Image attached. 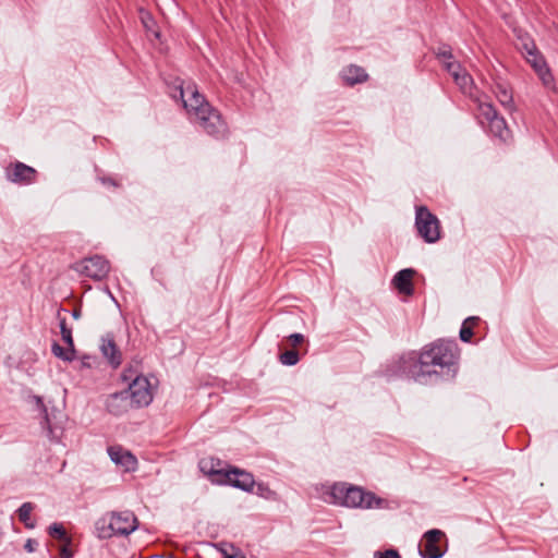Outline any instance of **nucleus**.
Returning a JSON list of instances; mask_svg holds the SVG:
<instances>
[{
    "label": "nucleus",
    "mask_w": 558,
    "mask_h": 558,
    "mask_svg": "<svg viewBox=\"0 0 558 558\" xmlns=\"http://www.w3.org/2000/svg\"><path fill=\"white\" fill-rule=\"evenodd\" d=\"M432 51L435 54L436 59L439 60L442 65L445 64V62L454 60L452 47L449 44L440 43L438 47L433 48Z\"/></svg>",
    "instance_id": "obj_23"
},
{
    "label": "nucleus",
    "mask_w": 558,
    "mask_h": 558,
    "mask_svg": "<svg viewBox=\"0 0 558 558\" xmlns=\"http://www.w3.org/2000/svg\"><path fill=\"white\" fill-rule=\"evenodd\" d=\"M135 409L145 408L153 401V386L144 375H136L125 389Z\"/></svg>",
    "instance_id": "obj_9"
},
{
    "label": "nucleus",
    "mask_w": 558,
    "mask_h": 558,
    "mask_svg": "<svg viewBox=\"0 0 558 558\" xmlns=\"http://www.w3.org/2000/svg\"><path fill=\"white\" fill-rule=\"evenodd\" d=\"M71 268L85 277L100 281L108 276L110 264L105 257L94 255L74 263Z\"/></svg>",
    "instance_id": "obj_8"
},
{
    "label": "nucleus",
    "mask_w": 558,
    "mask_h": 558,
    "mask_svg": "<svg viewBox=\"0 0 558 558\" xmlns=\"http://www.w3.org/2000/svg\"><path fill=\"white\" fill-rule=\"evenodd\" d=\"M288 342L295 349L296 347L301 345L303 342H305V337L302 333L294 332L287 337Z\"/></svg>",
    "instance_id": "obj_33"
},
{
    "label": "nucleus",
    "mask_w": 558,
    "mask_h": 558,
    "mask_svg": "<svg viewBox=\"0 0 558 558\" xmlns=\"http://www.w3.org/2000/svg\"><path fill=\"white\" fill-rule=\"evenodd\" d=\"M340 77L343 82V85L352 87L356 84L366 82L369 76L364 68L350 64L341 70Z\"/></svg>",
    "instance_id": "obj_18"
},
{
    "label": "nucleus",
    "mask_w": 558,
    "mask_h": 558,
    "mask_svg": "<svg viewBox=\"0 0 558 558\" xmlns=\"http://www.w3.org/2000/svg\"><path fill=\"white\" fill-rule=\"evenodd\" d=\"M106 409L110 414L120 416L128 413L131 409H135V407L132 403L128 391L124 389L122 391L110 393L107 397Z\"/></svg>",
    "instance_id": "obj_14"
},
{
    "label": "nucleus",
    "mask_w": 558,
    "mask_h": 558,
    "mask_svg": "<svg viewBox=\"0 0 558 558\" xmlns=\"http://www.w3.org/2000/svg\"><path fill=\"white\" fill-rule=\"evenodd\" d=\"M445 537V533L438 529H433L425 532L424 545L420 547V556L422 558H441L445 550L439 546V541Z\"/></svg>",
    "instance_id": "obj_12"
},
{
    "label": "nucleus",
    "mask_w": 558,
    "mask_h": 558,
    "mask_svg": "<svg viewBox=\"0 0 558 558\" xmlns=\"http://www.w3.org/2000/svg\"><path fill=\"white\" fill-rule=\"evenodd\" d=\"M136 375H142L136 368L129 366L121 373V379L129 385Z\"/></svg>",
    "instance_id": "obj_32"
},
{
    "label": "nucleus",
    "mask_w": 558,
    "mask_h": 558,
    "mask_svg": "<svg viewBox=\"0 0 558 558\" xmlns=\"http://www.w3.org/2000/svg\"><path fill=\"white\" fill-rule=\"evenodd\" d=\"M71 314L74 319H78L82 315V311L80 307H75Z\"/></svg>",
    "instance_id": "obj_40"
},
{
    "label": "nucleus",
    "mask_w": 558,
    "mask_h": 558,
    "mask_svg": "<svg viewBox=\"0 0 558 558\" xmlns=\"http://www.w3.org/2000/svg\"><path fill=\"white\" fill-rule=\"evenodd\" d=\"M38 542L33 538H28L24 545V549L28 553H33L37 549Z\"/></svg>",
    "instance_id": "obj_38"
},
{
    "label": "nucleus",
    "mask_w": 558,
    "mask_h": 558,
    "mask_svg": "<svg viewBox=\"0 0 558 558\" xmlns=\"http://www.w3.org/2000/svg\"><path fill=\"white\" fill-rule=\"evenodd\" d=\"M414 275L415 270L412 268H405L398 271L392 279L395 288L402 294L412 295L414 293V287L412 282Z\"/></svg>",
    "instance_id": "obj_20"
},
{
    "label": "nucleus",
    "mask_w": 558,
    "mask_h": 558,
    "mask_svg": "<svg viewBox=\"0 0 558 558\" xmlns=\"http://www.w3.org/2000/svg\"><path fill=\"white\" fill-rule=\"evenodd\" d=\"M329 496L333 505L345 508L393 510L399 507L395 500L379 497L374 492L347 482L333 483L329 488Z\"/></svg>",
    "instance_id": "obj_3"
},
{
    "label": "nucleus",
    "mask_w": 558,
    "mask_h": 558,
    "mask_svg": "<svg viewBox=\"0 0 558 558\" xmlns=\"http://www.w3.org/2000/svg\"><path fill=\"white\" fill-rule=\"evenodd\" d=\"M49 536L62 542L72 543V537L68 534L62 523L53 522L48 526Z\"/></svg>",
    "instance_id": "obj_22"
},
{
    "label": "nucleus",
    "mask_w": 558,
    "mask_h": 558,
    "mask_svg": "<svg viewBox=\"0 0 558 558\" xmlns=\"http://www.w3.org/2000/svg\"><path fill=\"white\" fill-rule=\"evenodd\" d=\"M493 92L499 104L509 112L515 111L517 107L513 100L511 86L505 82H495Z\"/></svg>",
    "instance_id": "obj_19"
},
{
    "label": "nucleus",
    "mask_w": 558,
    "mask_h": 558,
    "mask_svg": "<svg viewBox=\"0 0 558 558\" xmlns=\"http://www.w3.org/2000/svg\"><path fill=\"white\" fill-rule=\"evenodd\" d=\"M375 558H401V555L397 549L389 548L384 551H376Z\"/></svg>",
    "instance_id": "obj_34"
},
{
    "label": "nucleus",
    "mask_w": 558,
    "mask_h": 558,
    "mask_svg": "<svg viewBox=\"0 0 558 558\" xmlns=\"http://www.w3.org/2000/svg\"><path fill=\"white\" fill-rule=\"evenodd\" d=\"M451 77L463 93L471 90L473 78L465 69L461 70L460 73H454Z\"/></svg>",
    "instance_id": "obj_24"
},
{
    "label": "nucleus",
    "mask_w": 558,
    "mask_h": 558,
    "mask_svg": "<svg viewBox=\"0 0 558 558\" xmlns=\"http://www.w3.org/2000/svg\"><path fill=\"white\" fill-rule=\"evenodd\" d=\"M478 322H480V317H477V316H470L463 320V323L472 326V328H474L478 324Z\"/></svg>",
    "instance_id": "obj_39"
},
{
    "label": "nucleus",
    "mask_w": 558,
    "mask_h": 558,
    "mask_svg": "<svg viewBox=\"0 0 558 558\" xmlns=\"http://www.w3.org/2000/svg\"><path fill=\"white\" fill-rule=\"evenodd\" d=\"M138 527L136 515L129 510L111 511L96 522L99 538H110L116 535L128 536Z\"/></svg>",
    "instance_id": "obj_5"
},
{
    "label": "nucleus",
    "mask_w": 558,
    "mask_h": 558,
    "mask_svg": "<svg viewBox=\"0 0 558 558\" xmlns=\"http://www.w3.org/2000/svg\"><path fill=\"white\" fill-rule=\"evenodd\" d=\"M474 336V331L472 326L466 325L465 323H462L459 337L462 342H470L472 337Z\"/></svg>",
    "instance_id": "obj_30"
},
{
    "label": "nucleus",
    "mask_w": 558,
    "mask_h": 558,
    "mask_svg": "<svg viewBox=\"0 0 558 558\" xmlns=\"http://www.w3.org/2000/svg\"><path fill=\"white\" fill-rule=\"evenodd\" d=\"M225 558H245V557H243V556H241V557H236V556H233V555H228V556H226Z\"/></svg>",
    "instance_id": "obj_41"
},
{
    "label": "nucleus",
    "mask_w": 558,
    "mask_h": 558,
    "mask_svg": "<svg viewBox=\"0 0 558 558\" xmlns=\"http://www.w3.org/2000/svg\"><path fill=\"white\" fill-rule=\"evenodd\" d=\"M300 353L296 349L286 350L279 354V361L282 365L294 366L300 362Z\"/></svg>",
    "instance_id": "obj_26"
},
{
    "label": "nucleus",
    "mask_w": 558,
    "mask_h": 558,
    "mask_svg": "<svg viewBox=\"0 0 558 558\" xmlns=\"http://www.w3.org/2000/svg\"><path fill=\"white\" fill-rule=\"evenodd\" d=\"M415 228L426 243H435L440 239V222L425 205L416 206Z\"/></svg>",
    "instance_id": "obj_6"
},
{
    "label": "nucleus",
    "mask_w": 558,
    "mask_h": 558,
    "mask_svg": "<svg viewBox=\"0 0 558 558\" xmlns=\"http://www.w3.org/2000/svg\"><path fill=\"white\" fill-rule=\"evenodd\" d=\"M198 468L215 485L231 486L246 493L254 490L255 478L252 473L218 458H203L198 462Z\"/></svg>",
    "instance_id": "obj_4"
},
{
    "label": "nucleus",
    "mask_w": 558,
    "mask_h": 558,
    "mask_svg": "<svg viewBox=\"0 0 558 558\" xmlns=\"http://www.w3.org/2000/svg\"><path fill=\"white\" fill-rule=\"evenodd\" d=\"M5 179L20 186L32 185L37 182L38 171L19 160L10 162L4 168Z\"/></svg>",
    "instance_id": "obj_10"
},
{
    "label": "nucleus",
    "mask_w": 558,
    "mask_h": 558,
    "mask_svg": "<svg viewBox=\"0 0 558 558\" xmlns=\"http://www.w3.org/2000/svg\"><path fill=\"white\" fill-rule=\"evenodd\" d=\"M460 349L453 339L439 338L390 360L384 369L388 378H409L421 384L447 381L459 369Z\"/></svg>",
    "instance_id": "obj_1"
},
{
    "label": "nucleus",
    "mask_w": 558,
    "mask_h": 558,
    "mask_svg": "<svg viewBox=\"0 0 558 558\" xmlns=\"http://www.w3.org/2000/svg\"><path fill=\"white\" fill-rule=\"evenodd\" d=\"M108 454L117 465L123 466L125 471H134L137 465L135 456L131 451L124 450L121 446L108 447Z\"/></svg>",
    "instance_id": "obj_17"
},
{
    "label": "nucleus",
    "mask_w": 558,
    "mask_h": 558,
    "mask_svg": "<svg viewBox=\"0 0 558 558\" xmlns=\"http://www.w3.org/2000/svg\"><path fill=\"white\" fill-rule=\"evenodd\" d=\"M140 19H141V22H142L143 26L145 27V29L147 32H150L156 38L159 39L160 33L155 29L156 22H155L153 15L148 11L141 9L140 10Z\"/></svg>",
    "instance_id": "obj_25"
},
{
    "label": "nucleus",
    "mask_w": 558,
    "mask_h": 558,
    "mask_svg": "<svg viewBox=\"0 0 558 558\" xmlns=\"http://www.w3.org/2000/svg\"><path fill=\"white\" fill-rule=\"evenodd\" d=\"M519 39H520V50L524 57L530 56V54H532V52L538 50L535 41L532 38L525 36V37H519Z\"/></svg>",
    "instance_id": "obj_28"
},
{
    "label": "nucleus",
    "mask_w": 558,
    "mask_h": 558,
    "mask_svg": "<svg viewBox=\"0 0 558 558\" xmlns=\"http://www.w3.org/2000/svg\"><path fill=\"white\" fill-rule=\"evenodd\" d=\"M254 487H256L255 494L257 496L265 498L267 500H277L278 499V494L275 490H272L268 484L263 483V482H259V483L255 482Z\"/></svg>",
    "instance_id": "obj_27"
},
{
    "label": "nucleus",
    "mask_w": 558,
    "mask_h": 558,
    "mask_svg": "<svg viewBox=\"0 0 558 558\" xmlns=\"http://www.w3.org/2000/svg\"><path fill=\"white\" fill-rule=\"evenodd\" d=\"M97 179L101 182L102 185L107 187L119 189L121 186L120 180L105 173L99 174Z\"/></svg>",
    "instance_id": "obj_29"
},
{
    "label": "nucleus",
    "mask_w": 558,
    "mask_h": 558,
    "mask_svg": "<svg viewBox=\"0 0 558 558\" xmlns=\"http://www.w3.org/2000/svg\"><path fill=\"white\" fill-rule=\"evenodd\" d=\"M95 359H96L95 356L84 354L81 357V365H82V367H84V368L93 367L92 361H94Z\"/></svg>",
    "instance_id": "obj_37"
},
{
    "label": "nucleus",
    "mask_w": 558,
    "mask_h": 558,
    "mask_svg": "<svg viewBox=\"0 0 558 558\" xmlns=\"http://www.w3.org/2000/svg\"><path fill=\"white\" fill-rule=\"evenodd\" d=\"M71 544L72 543H62L60 550H59L60 558H73L74 553L70 548Z\"/></svg>",
    "instance_id": "obj_35"
},
{
    "label": "nucleus",
    "mask_w": 558,
    "mask_h": 558,
    "mask_svg": "<svg viewBox=\"0 0 558 558\" xmlns=\"http://www.w3.org/2000/svg\"><path fill=\"white\" fill-rule=\"evenodd\" d=\"M100 351L111 367L118 368L121 365L122 353L117 345L112 333H107L106 337L101 339Z\"/></svg>",
    "instance_id": "obj_15"
},
{
    "label": "nucleus",
    "mask_w": 558,
    "mask_h": 558,
    "mask_svg": "<svg viewBox=\"0 0 558 558\" xmlns=\"http://www.w3.org/2000/svg\"><path fill=\"white\" fill-rule=\"evenodd\" d=\"M526 62L532 66L538 78L542 81L544 86H554L555 78L550 68L544 57V54L537 50L532 52L530 56H525Z\"/></svg>",
    "instance_id": "obj_13"
},
{
    "label": "nucleus",
    "mask_w": 558,
    "mask_h": 558,
    "mask_svg": "<svg viewBox=\"0 0 558 558\" xmlns=\"http://www.w3.org/2000/svg\"><path fill=\"white\" fill-rule=\"evenodd\" d=\"M36 401L40 405V409L44 413L43 418L40 421L41 428L46 430V435L51 441H60L63 435L62 426H60L56 422H52V417L48 413L47 407L45 405L40 397H36Z\"/></svg>",
    "instance_id": "obj_16"
},
{
    "label": "nucleus",
    "mask_w": 558,
    "mask_h": 558,
    "mask_svg": "<svg viewBox=\"0 0 558 558\" xmlns=\"http://www.w3.org/2000/svg\"><path fill=\"white\" fill-rule=\"evenodd\" d=\"M63 313H68V310L60 307L57 312V319L59 320L62 341L66 347L63 348L57 341H53L51 344V352L56 357L64 362H72L76 357V350L72 336V328L68 326L66 317L62 315Z\"/></svg>",
    "instance_id": "obj_7"
},
{
    "label": "nucleus",
    "mask_w": 558,
    "mask_h": 558,
    "mask_svg": "<svg viewBox=\"0 0 558 558\" xmlns=\"http://www.w3.org/2000/svg\"><path fill=\"white\" fill-rule=\"evenodd\" d=\"M442 66L451 76H453L454 73H460V71L464 69L462 64L456 60L445 62Z\"/></svg>",
    "instance_id": "obj_31"
},
{
    "label": "nucleus",
    "mask_w": 558,
    "mask_h": 558,
    "mask_svg": "<svg viewBox=\"0 0 558 558\" xmlns=\"http://www.w3.org/2000/svg\"><path fill=\"white\" fill-rule=\"evenodd\" d=\"M478 110L481 117L487 122L490 133L494 136L506 141V137L509 134V129L506 120L498 113L494 105L492 102H480Z\"/></svg>",
    "instance_id": "obj_11"
},
{
    "label": "nucleus",
    "mask_w": 558,
    "mask_h": 558,
    "mask_svg": "<svg viewBox=\"0 0 558 558\" xmlns=\"http://www.w3.org/2000/svg\"><path fill=\"white\" fill-rule=\"evenodd\" d=\"M163 82L167 86V93L168 95L171 97V98H174V86H173V82H172V77L171 75H169V77H163Z\"/></svg>",
    "instance_id": "obj_36"
},
{
    "label": "nucleus",
    "mask_w": 558,
    "mask_h": 558,
    "mask_svg": "<svg viewBox=\"0 0 558 558\" xmlns=\"http://www.w3.org/2000/svg\"><path fill=\"white\" fill-rule=\"evenodd\" d=\"M34 508L35 506L27 501L22 504V506L17 509L19 519L26 529H34L36 525V522L31 519V513Z\"/></svg>",
    "instance_id": "obj_21"
},
{
    "label": "nucleus",
    "mask_w": 558,
    "mask_h": 558,
    "mask_svg": "<svg viewBox=\"0 0 558 558\" xmlns=\"http://www.w3.org/2000/svg\"><path fill=\"white\" fill-rule=\"evenodd\" d=\"M180 101L187 119L197 124L207 135L215 140H225L229 135V126L221 112L213 107L199 92L193 81H181L177 84Z\"/></svg>",
    "instance_id": "obj_2"
}]
</instances>
